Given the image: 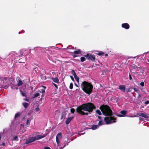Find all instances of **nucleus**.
Returning a JSON list of instances; mask_svg holds the SVG:
<instances>
[{
  "instance_id": "43",
  "label": "nucleus",
  "mask_w": 149,
  "mask_h": 149,
  "mask_svg": "<svg viewBox=\"0 0 149 149\" xmlns=\"http://www.w3.org/2000/svg\"><path fill=\"white\" fill-rule=\"evenodd\" d=\"M149 103V101L148 100H147L145 102V104H147Z\"/></svg>"
},
{
  "instance_id": "57",
  "label": "nucleus",
  "mask_w": 149,
  "mask_h": 149,
  "mask_svg": "<svg viewBox=\"0 0 149 149\" xmlns=\"http://www.w3.org/2000/svg\"><path fill=\"white\" fill-rule=\"evenodd\" d=\"M108 54H105V56H108Z\"/></svg>"
},
{
  "instance_id": "29",
  "label": "nucleus",
  "mask_w": 149,
  "mask_h": 149,
  "mask_svg": "<svg viewBox=\"0 0 149 149\" xmlns=\"http://www.w3.org/2000/svg\"><path fill=\"white\" fill-rule=\"evenodd\" d=\"M96 112L100 115H102V113L99 110H97L96 111Z\"/></svg>"
},
{
  "instance_id": "39",
  "label": "nucleus",
  "mask_w": 149,
  "mask_h": 149,
  "mask_svg": "<svg viewBox=\"0 0 149 149\" xmlns=\"http://www.w3.org/2000/svg\"><path fill=\"white\" fill-rule=\"evenodd\" d=\"M140 85L142 86H144V83L143 82H142L140 83Z\"/></svg>"
},
{
  "instance_id": "58",
  "label": "nucleus",
  "mask_w": 149,
  "mask_h": 149,
  "mask_svg": "<svg viewBox=\"0 0 149 149\" xmlns=\"http://www.w3.org/2000/svg\"><path fill=\"white\" fill-rule=\"evenodd\" d=\"M8 88V86H5V87H4V88Z\"/></svg>"
},
{
  "instance_id": "42",
  "label": "nucleus",
  "mask_w": 149,
  "mask_h": 149,
  "mask_svg": "<svg viewBox=\"0 0 149 149\" xmlns=\"http://www.w3.org/2000/svg\"><path fill=\"white\" fill-rule=\"evenodd\" d=\"M70 77L71 79H72V80L73 81H74V78L73 77H72V76H70Z\"/></svg>"
},
{
  "instance_id": "56",
  "label": "nucleus",
  "mask_w": 149,
  "mask_h": 149,
  "mask_svg": "<svg viewBox=\"0 0 149 149\" xmlns=\"http://www.w3.org/2000/svg\"><path fill=\"white\" fill-rule=\"evenodd\" d=\"M11 88L12 89H15V87L14 86H12L11 87Z\"/></svg>"
},
{
  "instance_id": "33",
  "label": "nucleus",
  "mask_w": 149,
  "mask_h": 149,
  "mask_svg": "<svg viewBox=\"0 0 149 149\" xmlns=\"http://www.w3.org/2000/svg\"><path fill=\"white\" fill-rule=\"evenodd\" d=\"M70 111L72 113H73L75 111V110L74 108H71L70 109Z\"/></svg>"
},
{
  "instance_id": "27",
  "label": "nucleus",
  "mask_w": 149,
  "mask_h": 149,
  "mask_svg": "<svg viewBox=\"0 0 149 149\" xmlns=\"http://www.w3.org/2000/svg\"><path fill=\"white\" fill-rule=\"evenodd\" d=\"M104 124V122L103 121H100L98 123V125H101Z\"/></svg>"
},
{
  "instance_id": "26",
  "label": "nucleus",
  "mask_w": 149,
  "mask_h": 149,
  "mask_svg": "<svg viewBox=\"0 0 149 149\" xmlns=\"http://www.w3.org/2000/svg\"><path fill=\"white\" fill-rule=\"evenodd\" d=\"M20 92L22 96L24 97H25L26 96V94L25 93H24L22 91L20 90Z\"/></svg>"
},
{
  "instance_id": "4",
  "label": "nucleus",
  "mask_w": 149,
  "mask_h": 149,
  "mask_svg": "<svg viewBox=\"0 0 149 149\" xmlns=\"http://www.w3.org/2000/svg\"><path fill=\"white\" fill-rule=\"evenodd\" d=\"M142 68V67H140L137 69H135V70L134 71L132 72V73L139 77H142L143 76H144L143 70L142 69H140Z\"/></svg>"
},
{
  "instance_id": "47",
  "label": "nucleus",
  "mask_w": 149,
  "mask_h": 149,
  "mask_svg": "<svg viewBox=\"0 0 149 149\" xmlns=\"http://www.w3.org/2000/svg\"><path fill=\"white\" fill-rule=\"evenodd\" d=\"M44 149H51L49 147H45Z\"/></svg>"
},
{
  "instance_id": "41",
  "label": "nucleus",
  "mask_w": 149,
  "mask_h": 149,
  "mask_svg": "<svg viewBox=\"0 0 149 149\" xmlns=\"http://www.w3.org/2000/svg\"><path fill=\"white\" fill-rule=\"evenodd\" d=\"M129 79L130 80H132V76L130 73H129Z\"/></svg>"
},
{
  "instance_id": "36",
  "label": "nucleus",
  "mask_w": 149,
  "mask_h": 149,
  "mask_svg": "<svg viewBox=\"0 0 149 149\" xmlns=\"http://www.w3.org/2000/svg\"><path fill=\"white\" fill-rule=\"evenodd\" d=\"M133 89V88H128V90L127 91V92H131L132 91V90Z\"/></svg>"
},
{
  "instance_id": "3",
  "label": "nucleus",
  "mask_w": 149,
  "mask_h": 149,
  "mask_svg": "<svg viewBox=\"0 0 149 149\" xmlns=\"http://www.w3.org/2000/svg\"><path fill=\"white\" fill-rule=\"evenodd\" d=\"M81 87L83 91L87 94L90 95L93 93V86L91 83L84 81L81 84Z\"/></svg>"
},
{
  "instance_id": "13",
  "label": "nucleus",
  "mask_w": 149,
  "mask_h": 149,
  "mask_svg": "<svg viewBox=\"0 0 149 149\" xmlns=\"http://www.w3.org/2000/svg\"><path fill=\"white\" fill-rule=\"evenodd\" d=\"M139 67H138L136 65H133L132 67V69L130 70V71L131 72H132L134 71L135 70V69H137Z\"/></svg>"
},
{
  "instance_id": "46",
  "label": "nucleus",
  "mask_w": 149,
  "mask_h": 149,
  "mask_svg": "<svg viewBox=\"0 0 149 149\" xmlns=\"http://www.w3.org/2000/svg\"><path fill=\"white\" fill-rule=\"evenodd\" d=\"M134 91L136 92H138V90L136 88H134Z\"/></svg>"
},
{
  "instance_id": "60",
  "label": "nucleus",
  "mask_w": 149,
  "mask_h": 149,
  "mask_svg": "<svg viewBox=\"0 0 149 149\" xmlns=\"http://www.w3.org/2000/svg\"><path fill=\"white\" fill-rule=\"evenodd\" d=\"M75 85L77 86L78 87V86L77 84H75Z\"/></svg>"
},
{
  "instance_id": "19",
  "label": "nucleus",
  "mask_w": 149,
  "mask_h": 149,
  "mask_svg": "<svg viewBox=\"0 0 149 149\" xmlns=\"http://www.w3.org/2000/svg\"><path fill=\"white\" fill-rule=\"evenodd\" d=\"M22 84L23 82L20 79V80L18 81L17 85L18 86H20L22 85Z\"/></svg>"
},
{
  "instance_id": "49",
  "label": "nucleus",
  "mask_w": 149,
  "mask_h": 149,
  "mask_svg": "<svg viewBox=\"0 0 149 149\" xmlns=\"http://www.w3.org/2000/svg\"><path fill=\"white\" fill-rule=\"evenodd\" d=\"M25 100L27 102H29V100L28 99H27V98H26L25 99Z\"/></svg>"
},
{
  "instance_id": "45",
  "label": "nucleus",
  "mask_w": 149,
  "mask_h": 149,
  "mask_svg": "<svg viewBox=\"0 0 149 149\" xmlns=\"http://www.w3.org/2000/svg\"><path fill=\"white\" fill-rule=\"evenodd\" d=\"M39 110V108L38 107L36 108L35 109L36 111H38Z\"/></svg>"
},
{
  "instance_id": "11",
  "label": "nucleus",
  "mask_w": 149,
  "mask_h": 149,
  "mask_svg": "<svg viewBox=\"0 0 149 149\" xmlns=\"http://www.w3.org/2000/svg\"><path fill=\"white\" fill-rule=\"evenodd\" d=\"M73 118V117H70L68 118L65 122L66 124V125L68 124Z\"/></svg>"
},
{
  "instance_id": "1",
  "label": "nucleus",
  "mask_w": 149,
  "mask_h": 149,
  "mask_svg": "<svg viewBox=\"0 0 149 149\" xmlns=\"http://www.w3.org/2000/svg\"><path fill=\"white\" fill-rule=\"evenodd\" d=\"M103 114L106 117L104 118V121L106 124H109L116 122L117 118L114 115L116 113L113 112L109 107L107 105L103 104L100 107Z\"/></svg>"
},
{
  "instance_id": "15",
  "label": "nucleus",
  "mask_w": 149,
  "mask_h": 149,
  "mask_svg": "<svg viewBox=\"0 0 149 149\" xmlns=\"http://www.w3.org/2000/svg\"><path fill=\"white\" fill-rule=\"evenodd\" d=\"M81 52H82L81 50L80 49H79L77 50L74 51L73 53L74 54H81Z\"/></svg>"
},
{
  "instance_id": "37",
  "label": "nucleus",
  "mask_w": 149,
  "mask_h": 149,
  "mask_svg": "<svg viewBox=\"0 0 149 149\" xmlns=\"http://www.w3.org/2000/svg\"><path fill=\"white\" fill-rule=\"evenodd\" d=\"M115 115L118 117H123L124 116L122 115H120V114H116V113L114 114V115Z\"/></svg>"
},
{
  "instance_id": "20",
  "label": "nucleus",
  "mask_w": 149,
  "mask_h": 149,
  "mask_svg": "<svg viewBox=\"0 0 149 149\" xmlns=\"http://www.w3.org/2000/svg\"><path fill=\"white\" fill-rule=\"evenodd\" d=\"M99 127L98 125H95L92 126L91 127V129L93 130L96 129Z\"/></svg>"
},
{
  "instance_id": "6",
  "label": "nucleus",
  "mask_w": 149,
  "mask_h": 149,
  "mask_svg": "<svg viewBox=\"0 0 149 149\" xmlns=\"http://www.w3.org/2000/svg\"><path fill=\"white\" fill-rule=\"evenodd\" d=\"M62 138V134L61 132L58 133L56 135V141L58 146H60L59 140H61Z\"/></svg>"
},
{
  "instance_id": "9",
  "label": "nucleus",
  "mask_w": 149,
  "mask_h": 149,
  "mask_svg": "<svg viewBox=\"0 0 149 149\" xmlns=\"http://www.w3.org/2000/svg\"><path fill=\"white\" fill-rule=\"evenodd\" d=\"M47 134H45L43 135H37L35 136V138L36 140H37L39 139H42L46 136Z\"/></svg>"
},
{
  "instance_id": "18",
  "label": "nucleus",
  "mask_w": 149,
  "mask_h": 149,
  "mask_svg": "<svg viewBox=\"0 0 149 149\" xmlns=\"http://www.w3.org/2000/svg\"><path fill=\"white\" fill-rule=\"evenodd\" d=\"M41 87H43L44 88V89H42L41 90V91H40V93H45V89L46 88V87L45 86H42Z\"/></svg>"
},
{
  "instance_id": "7",
  "label": "nucleus",
  "mask_w": 149,
  "mask_h": 149,
  "mask_svg": "<svg viewBox=\"0 0 149 149\" xmlns=\"http://www.w3.org/2000/svg\"><path fill=\"white\" fill-rule=\"evenodd\" d=\"M35 141L36 140L35 137H32L30 138L29 139H26L25 142V144H28L33 142Z\"/></svg>"
},
{
  "instance_id": "53",
  "label": "nucleus",
  "mask_w": 149,
  "mask_h": 149,
  "mask_svg": "<svg viewBox=\"0 0 149 149\" xmlns=\"http://www.w3.org/2000/svg\"><path fill=\"white\" fill-rule=\"evenodd\" d=\"M23 55V54L22 53H21L19 55V56L20 57H22Z\"/></svg>"
},
{
  "instance_id": "32",
  "label": "nucleus",
  "mask_w": 149,
  "mask_h": 149,
  "mask_svg": "<svg viewBox=\"0 0 149 149\" xmlns=\"http://www.w3.org/2000/svg\"><path fill=\"white\" fill-rule=\"evenodd\" d=\"M75 79V80H76L79 83V78L77 76L75 77H74Z\"/></svg>"
},
{
  "instance_id": "21",
  "label": "nucleus",
  "mask_w": 149,
  "mask_h": 149,
  "mask_svg": "<svg viewBox=\"0 0 149 149\" xmlns=\"http://www.w3.org/2000/svg\"><path fill=\"white\" fill-rule=\"evenodd\" d=\"M71 72L72 74L74 76V77H75L77 76L76 72H75L74 70H71Z\"/></svg>"
},
{
  "instance_id": "12",
  "label": "nucleus",
  "mask_w": 149,
  "mask_h": 149,
  "mask_svg": "<svg viewBox=\"0 0 149 149\" xmlns=\"http://www.w3.org/2000/svg\"><path fill=\"white\" fill-rule=\"evenodd\" d=\"M119 89L124 92L125 91V86L124 85H120L119 86Z\"/></svg>"
},
{
  "instance_id": "5",
  "label": "nucleus",
  "mask_w": 149,
  "mask_h": 149,
  "mask_svg": "<svg viewBox=\"0 0 149 149\" xmlns=\"http://www.w3.org/2000/svg\"><path fill=\"white\" fill-rule=\"evenodd\" d=\"M87 59L92 61L95 62L96 59L95 56L92 54H87L86 55L84 56Z\"/></svg>"
},
{
  "instance_id": "16",
  "label": "nucleus",
  "mask_w": 149,
  "mask_h": 149,
  "mask_svg": "<svg viewBox=\"0 0 149 149\" xmlns=\"http://www.w3.org/2000/svg\"><path fill=\"white\" fill-rule=\"evenodd\" d=\"M52 79L54 82L57 83H58L59 79L58 78H53Z\"/></svg>"
},
{
  "instance_id": "48",
  "label": "nucleus",
  "mask_w": 149,
  "mask_h": 149,
  "mask_svg": "<svg viewBox=\"0 0 149 149\" xmlns=\"http://www.w3.org/2000/svg\"><path fill=\"white\" fill-rule=\"evenodd\" d=\"M45 95V93H43L41 95V97L42 98L43 97H44Z\"/></svg>"
},
{
  "instance_id": "28",
  "label": "nucleus",
  "mask_w": 149,
  "mask_h": 149,
  "mask_svg": "<svg viewBox=\"0 0 149 149\" xmlns=\"http://www.w3.org/2000/svg\"><path fill=\"white\" fill-rule=\"evenodd\" d=\"M80 59L81 61L82 62H83L86 60V58L84 57H82L80 58Z\"/></svg>"
},
{
  "instance_id": "31",
  "label": "nucleus",
  "mask_w": 149,
  "mask_h": 149,
  "mask_svg": "<svg viewBox=\"0 0 149 149\" xmlns=\"http://www.w3.org/2000/svg\"><path fill=\"white\" fill-rule=\"evenodd\" d=\"M73 87V84L72 83H70L69 86V88L70 89H72Z\"/></svg>"
},
{
  "instance_id": "22",
  "label": "nucleus",
  "mask_w": 149,
  "mask_h": 149,
  "mask_svg": "<svg viewBox=\"0 0 149 149\" xmlns=\"http://www.w3.org/2000/svg\"><path fill=\"white\" fill-rule=\"evenodd\" d=\"M40 94L39 93H36L34 94L33 97V98H34L36 97H37L40 95Z\"/></svg>"
},
{
  "instance_id": "62",
  "label": "nucleus",
  "mask_w": 149,
  "mask_h": 149,
  "mask_svg": "<svg viewBox=\"0 0 149 149\" xmlns=\"http://www.w3.org/2000/svg\"><path fill=\"white\" fill-rule=\"evenodd\" d=\"M16 89H17V88H16Z\"/></svg>"
},
{
  "instance_id": "38",
  "label": "nucleus",
  "mask_w": 149,
  "mask_h": 149,
  "mask_svg": "<svg viewBox=\"0 0 149 149\" xmlns=\"http://www.w3.org/2000/svg\"><path fill=\"white\" fill-rule=\"evenodd\" d=\"M33 70L35 71V72H37L38 71V68L37 67L35 68H33Z\"/></svg>"
},
{
  "instance_id": "40",
  "label": "nucleus",
  "mask_w": 149,
  "mask_h": 149,
  "mask_svg": "<svg viewBox=\"0 0 149 149\" xmlns=\"http://www.w3.org/2000/svg\"><path fill=\"white\" fill-rule=\"evenodd\" d=\"M52 84L55 86V87L56 88V89H58V86H57V85H56V84L53 83H52Z\"/></svg>"
},
{
  "instance_id": "61",
  "label": "nucleus",
  "mask_w": 149,
  "mask_h": 149,
  "mask_svg": "<svg viewBox=\"0 0 149 149\" xmlns=\"http://www.w3.org/2000/svg\"><path fill=\"white\" fill-rule=\"evenodd\" d=\"M68 143H67V145H68Z\"/></svg>"
},
{
  "instance_id": "8",
  "label": "nucleus",
  "mask_w": 149,
  "mask_h": 149,
  "mask_svg": "<svg viewBox=\"0 0 149 149\" xmlns=\"http://www.w3.org/2000/svg\"><path fill=\"white\" fill-rule=\"evenodd\" d=\"M137 115L138 116H141L146 119H149V116L148 117L146 113H137Z\"/></svg>"
},
{
  "instance_id": "10",
  "label": "nucleus",
  "mask_w": 149,
  "mask_h": 149,
  "mask_svg": "<svg viewBox=\"0 0 149 149\" xmlns=\"http://www.w3.org/2000/svg\"><path fill=\"white\" fill-rule=\"evenodd\" d=\"M122 27L125 28L126 29H128L130 28V25L127 23L122 24L121 25Z\"/></svg>"
},
{
  "instance_id": "30",
  "label": "nucleus",
  "mask_w": 149,
  "mask_h": 149,
  "mask_svg": "<svg viewBox=\"0 0 149 149\" xmlns=\"http://www.w3.org/2000/svg\"><path fill=\"white\" fill-rule=\"evenodd\" d=\"M13 140L16 141H18V137L16 136H14L13 138Z\"/></svg>"
},
{
  "instance_id": "51",
  "label": "nucleus",
  "mask_w": 149,
  "mask_h": 149,
  "mask_svg": "<svg viewBox=\"0 0 149 149\" xmlns=\"http://www.w3.org/2000/svg\"><path fill=\"white\" fill-rule=\"evenodd\" d=\"M65 146H66V145H64L63 146V148H62L61 147V148H60V149H63V148H64Z\"/></svg>"
},
{
  "instance_id": "2",
  "label": "nucleus",
  "mask_w": 149,
  "mask_h": 149,
  "mask_svg": "<svg viewBox=\"0 0 149 149\" xmlns=\"http://www.w3.org/2000/svg\"><path fill=\"white\" fill-rule=\"evenodd\" d=\"M95 109L96 107L93 103L88 102L78 106L76 109V112L81 115H87L91 114Z\"/></svg>"
},
{
  "instance_id": "35",
  "label": "nucleus",
  "mask_w": 149,
  "mask_h": 149,
  "mask_svg": "<svg viewBox=\"0 0 149 149\" xmlns=\"http://www.w3.org/2000/svg\"><path fill=\"white\" fill-rule=\"evenodd\" d=\"M26 124L27 126H29V120L28 119L26 120Z\"/></svg>"
},
{
  "instance_id": "55",
  "label": "nucleus",
  "mask_w": 149,
  "mask_h": 149,
  "mask_svg": "<svg viewBox=\"0 0 149 149\" xmlns=\"http://www.w3.org/2000/svg\"><path fill=\"white\" fill-rule=\"evenodd\" d=\"M98 118L100 120H101V116H98Z\"/></svg>"
},
{
  "instance_id": "50",
  "label": "nucleus",
  "mask_w": 149,
  "mask_h": 149,
  "mask_svg": "<svg viewBox=\"0 0 149 149\" xmlns=\"http://www.w3.org/2000/svg\"><path fill=\"white\" fill-rule=\"evenodd\" d=\"M77 55H72V56L73 58H75L76 57H77Z\"/></svg>"
},
{
  "instance_id": "25",
  "label": "nucleus",
  "mask_w": 149,
  "mask_h": 149,
  "mask_svg": "<svg viewBox=\"0 0 149 149\" xmlns=\"http://www.w3.org/2000/svg\"><path fill=\"white\" fill-rule=\"evenodd\" d=\"M97 54L98 55L100 56L104 55V53L100 51Z\"/></svg>"
},
{
  "instance_id": "24",
  "label": "nucleus",
  "mask_w": 149,
  "mask_h": 149,
  "mask_svg": "<svg viewBox=\"0 0 149 149\" xmlns=\"http://www.w3.org/2000/svg\"><path fill=\"white\" fill-rule=\"evenodd\" d=\"M20 116V114L19 113L16 114L15 115V118L16 119V118L19 117Z\"/></svg>"
},
{
  "instance_id": "54",
  "label": "nucleus",
  "mask_w": 149,
  "mask_h": 149,
  "mask_svg": "<svg viewBox=\"0 0 149 149\" xmlns=\"http://www.w3.org/2000/svg\"><path fill=\"white\" fill-rule=\"evenodd\" d=\"M2 145L3 146H5V144L4 143V142L2 144Z\"/></svg>"
},
{
  "instance_id": "34",
  "label": "nucleus",
  "mask_w": 149,
  "mask_h": 149,
  "mask_svg": "<svg viewBox=\"0 0 149 149\" xmlns=\"http://www.w3.org/2000/svg\"><path fill=\"white\" fill-rule=\"evenodd\" d=\"M41 78L42 79L45 80L46 79V77L45 75H42L41 76Z\"/></svg>"
},
{
  "instance_id": "59",
  "label": "nucleus",
  "mask_w": 149,
  "mask_h": 149,
  "mask_svg": "<svg viewBox=\"0 0 149 149\" xmlns=\"http://www.w3.org/2000/svg\"><path fill=\"white\" fill-rule=\"evenodd\" d=\"M148 61L149 62V59H148Z\"/></svg>"
},
{
  "instance_id": "17",
  "label": "nucleus",
  "mask_w": 149,
  "mask_h": 149,
  "mask_svg": "<svg viewBox=\"0 0 149 149\" xmlns=\"http://www.w3.org/2000/svg\"><path fill=\"white\" fill-rule=\"evenodd\" d=\"M127 111L125 110H122L120 111V113L123 115V116L125 115L126 114Z\"/></svg>"
},
{
  "instance_id": "14",
  "label": "nucleus",
  "mask_w": 149,
  "mask_h": 149,
  "mask_svg": "<svg viewBox=\"0 0 149 149\" xmlns=\"http://www.w3.org/2000/svg\"><path fill=\"white\" fill-rule=\"evenodd\" d=\"M65 111L61 113V120L64 119L65 117Z\"/></svg>"
},
{
  "instance_id": "52",
  "label": "nucleus",
  "mask_w": 149,
  "mask_h": 149,
  "mask_svg": "<svg viewBox=\"0 0 149 149\" xmlns=\"http://www.w3.org/2000/svg\"><path fill=\"white\" fill-rule=\"evenodd\" d=\"M141 97V95L140 94H139L138 95V98H140Z\"/></svg>"
},
{
  "instance_id": "23",
  "label": "nucleus",
  "mask_w": 149,
  "mask_h": 149,
  "mask_svg": "<svg viewBox=\"0 0 149 149\" xmlns=\"http://www.w3.org/2000/svg\"><path fill=\"white\" fill-rule=\"evenodd\" d=\"M23 104L25 108H26L28 106L29 104L27 103L24 102L23 103Z\"/></svg>"
},
{
  "instance_id": "44",
  "label": "nucleus",
  "mask_w": 149,
  "mask_h": 149,
  "mask_svg": "<svg viewBox=\"0 0 149 149\" xmlns=\"http://www.w3.org/2000/svg\"><path fill=\"white\" fill-rule=\"evenodd\" d=\"M139 119L142 121H144V119L140 117Z\"/></svg>"
}]
</instances>
